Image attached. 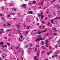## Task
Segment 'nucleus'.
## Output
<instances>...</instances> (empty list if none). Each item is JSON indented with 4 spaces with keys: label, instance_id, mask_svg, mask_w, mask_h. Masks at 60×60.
<instances>
[{
    "label": "nucleus",
    "instance_id": "nucleus-44",
    "mask_svg": "<svg viewBox=\"0 0 60 60\" xmlns=\"http://www.w3.org/2000/svg\"><path fill=\"white\" fill-rule=\"evenodd\" d=\"M38 17H40L41 16V15L40 14H39L38 15Z\"/></svg>",
    "mask_w": 60,
    "mask_h": 60
},
{
    "label": "nucleus",
    "instance_id": "nucleus-6",
    "mask_svg": "<svg viewBox=\"0 0 60 60\" xmlns=\"http://www.w3.org/2000/svg\"><path fill=\"white\" fill-rule=\"evenodd\" d=\"M26 21H28V22H29L30 20L29 19V17H27L26 18Z\"/></svg>",
    "mask_w": 60,
    "mask_h": 60
},
{
    "label": "nucleus",
    "instance_id": "nucleus-21",
    "mask_svg": "<svg viewBox=\"0 0 60 60\" xmlns=\"http://www.w3.org/2000/svg\"><path fill=\"white\" fill-rule=\"evenodd\" d=\"M13 10H14V11H16V8H13Z\"/></svg>",
    "mask_w": 60,
    "mask_h": 60
},
{
    "label": "nucleus",
    "instance_id": "nucleus-53",
    "mask_svg": "<svg viewBox=\"0 0 60 60\" xmlns=\"http://www.w3.org/2000/svg\"><path fill=\"white\" fill-rule=\"evenodd\" d=\"M8 36H11V35L10 34H8Z\"/></svg>",
    "mask_w": 60,
    "mask_h": 60
},
{
    "label": "nucleus",
    "instance_id": "nucleus-48",
    "mask_svg": "<svg viewBox=\"0 0 60 60\" xmlns=\"http://www.w3.org/2000/svg\"><path fill=\"white\" fill-rule=\"evenodd\" d=\"M35 52H36V50H37V48H36L35 49Z\"/></svg>",
    "mask_w": 60,
    "mask_h": 60
},
{
    "label": "nucleus",
    "instance_id": "nucleus-19",
    "mask_svg": "<svg viewBox=\"0 0 60 60\" xmlns=\"http://www.w3.org/2000/svg\"><path fill=\"white\" fill-rule=\"evenodd\" d=\"M48 16L49 18H51V15H49Z\"/></svg>",
    "mask_w": 60,
    "mask_h": 60
},
{
    "label": "nucleus",
    "instance_id": "nucleus-39",
    "mask_svg": "<svg viewBox=\"0 0 60 60\" xmlns=\"http://www.w3.org/2000/svg\"><path fill=\"white\" fill-rule=\"evenodd\" d=\"M21 49L18 51V52H19L20 51H21Z\"/></svg>",
    "mask_w": 60,
    "mask_h": 60
},
{
    "label": "nucleus",
    "instance_id": "nucleus-60",
    "mask_svg": "<svg viewBox=\"0 0 60 60\" xmlns=\"http://www.w3.org/2000/svg\"><path fill=\"white\" fill-rule=\"evenodd\" d=\"M10 16V15H8V17H9Z\"/></svg>",
    "mask_w": 60,
    "mask_h": 60
},
{
    "label": "nucleus",
    "instance_id": "nucleus-11",
    "mask_svg": "<svg viewBox=\"0 0 60 60\" xmlns=\"http://www.w3.org/2000/svg\"><path fill=\"white\" fill-rule=\"evenodd\" d=\"M11 15H13V16H14L15 15V14L14 13H11Z\"/></svg>",
    "mask_w": 60,
    "mask_h": 60
},
{
    "label": "nucleus",
    "instance_id": "nucleus-56",
    "mask_svg": "<svg viewBox=\"0 0 60 60\" xmlns=\"http://www.w3.org/2000/svg\"><path fill=\"white\" fill-rule=\"evenodd\" d=\"M44 28V26H42V29H43V28Z\"/></svg>",
    "mask_w": 60,
    "mask_h": 60
},
{
    "label": "nucleus",
    "instance_id": "nucleus-16",
    "mask_svg": "<svg viewBox=\"0 0 60 60\" xmlns=\"http://www.w3.org/2000/svg\"><path fill=\"white\" fill-rule=\"evenodd\" d=\"M41 43L42 44V45H44V43L43 41H42L41 42Z\"/></svg>",
    "mask_w": 60,
    "mask_h": 60
},
{
    "label": "nucleus",
    "instance_id": "nucleus-20",
    "mask_svg": "<svg viewBox=\"0 0 60 60\" xmlns=\"http://www.w3.org/2000/svg\"><path fill=\"white\" fill-rule=\"evenodd\" d=\"M29 45L30 47H32V44L30 43L29 44Z\"/></svg>",
    "mask_w": 60,
    "mask_h": 60
},
{
    "label": "nucleus",
    "instance_id": "nucleus-43",
    "mask_svg": "<svg viewBox=\"0 0 60 60\" xmlns=\"http://www.w3.org/2000/svg\"><path fill=\"white\" fill-rule=\"evenodd\" d=\"M37 55L38 56H40V55H39V54L38 53H37Z\"/></svg>",
    "mask_w": 60,
    "mask_h": 60
},
{
    "label": "nucleus",
    "instance_id": "nucleus-18",
    "mask_svg": "<svg viewBox=\"0 0 60 60\" xmlns=\"http://www.w3.org/2000/svg\"><path fill=\"white\" fill-rule=\"evenodd\" d=\"M52 58H55V55H54L53 56H52Z\"/></svg>",
    "mask_w": 60,
    "mask_h": 60
},
{
    "label": "nucleus",
    "instance_id": "nucleus-64",
    "mask_svg": "<svg viewBox=\"0 0 60 60\" xmlns=\"http://www.w3.org/2000/svg\"><path fill=\"white\" fill-rule=\"evenodd\" d=\"M6 10H8V9H8V8H6Z\"/></svg>",
    "mask_w": 60,
    "mask_h": 60
},
{
    "label": "nucleus",
    "instance_id": "nucleus-8",
    "mask_svg": "<svg viewBox=\"0 0 60 60\" xmlns=\"http://www.w3.org/2000/svg\"><path fill=\"white\" fill-rule=\"evenodd\" d=\"M46 43H48V42H49V41L47 40H46Z\"/></svg>",
    "mask_w": 60,
    "mask_h": 60
},
{
    "label": "nucleus",
    "instance_id": "nucleus-63",
    "mask_svg": "<svg viewBox=\"0 0 60 60\" xmlns=\"http://www.w3.org/2000/svg\"><path fill=\"white\" fill-rule=\"evenodd\" d=\"M2 19L3 20H4V18H2Z\"/></svg>",
    "mask_w": 60,
    "mask_h": 60
},
{
    "label": "nucleus",
    "instance_id": "nucleus-50",
    "mask_svg": "<svg viewBox=\"0 0 60 60\" xmlns=\"http://www.w3.org/2000/svg\"><path fill=\"white\" fill-rule=\"evenodd\" d=\"M55 48H57V46H55Z\"/></svg>",
    "mask_w": 60,
    "mask_h": 60
},
{
    "label": "nucleus",
    "instance_id": "nucleus-14",
    "mask_svg": "<svg viewBox=\"0 0 60 60\" xmlns=\"http://www.w3.org/2000/svg\"><path fill=\"white\" fill-rule=\"evenodd\" d=\"M7 25L6 24H4L3 25V26H6Z\"/></svg>",
    "mask_w": 60,
    "mask_h": 60
},
{
    "label": "nucleus",
    "instance_id": "nucleus-49",
    "mask_svg": "<svg viewBox=\"0 0 60 60\" xmlns=\"http://www.w3.org/2000/svg\"><path fill=\"white\" fill-rule=\"evenodd\" d=\"M43 2H44V1H42V2L41 3V4H43Z\"/></svg>",
    "mask_w": 60,
    "mask_h": 60
},
{
    "label": "nucleus",
    "instance_id": "nucleus-23",
    "mask_svg": "<svg viewBox=\"0 0 60 60\" xmlns=\"http://www.w3.org/2000/svg\"><path fill=\"white\" fill-rule=\"evenodd\" d=\"M41 22H42V23H43V24H44V23H45V22H44V21H42L41 20Z\"/></svg>",
    "mask_w": 60,
    "mask_h": 60
},
{
    "label": "nucleus",
    "instance_id": "nucleus-32",
    "mask_svg": "<svg viewBox=\"0 0 60 60\" xmlns=\"http://www.w3.org/2000/svg\"><path fill=\"white\" fill-rule=\"evenodd\" d=\"M47 54L48 55H50V53L49 52H48L47 53Z\"/></svg>",
    "mask_w": 60,
    "mask_h": 60
},
{
    "label": "nucleus",
    "instance_id": "nucleus-47",
    "mask_svg": "<svg viewBox=\"0 0 60 60\" xmlns=\"http://www.w3.org/2000/svg\"><path fill=\"white\" fill-rule=\"evenodd\" d=\"M58 43H59V44H60V40H59V41Z\"/></svg>",
    "mask_w": 60,
    "mask_h": 60
},
{
    "label": "nucleus",
    "instance_id": "nucleus-30",
    "mask_svg": "<svg viewBox=\"0 0 60 60\" xmlns=\"http://www.w3.org/2000/svg\"><path fill=\"white\" fill-rule=\"evenodd\" d=\"M45 44H46V47H48V44L47 43H45Z\"/></svg>",
    "mask_w": 60,
    "mask_h": 60
},
{
    "label": "nucleus",
    "instance_id": "nucleus-35",
    "mask_svg": "<svg viewBox=\"0 0 60 60\" xmlns=\"http://www.w3.org/2000/svg\"><path fill=\"white\" fill-rule=\"evenodd\" d=\"M46 31V30H44L42 31V33H43V32H45Z\"/></svg>",
    "mask_w": 60,
    "mask_h": 60
},
{
    "label": "nucleus",
    "instance_id": "nucleus-34",
    "mask_svg": "<svg viewBox=\"0 0 60 60\" xmlns=\"http://www.w3.org/2000/svg\"><path fill=\"white\" fill-rule=\"evenodd\" d=\"M56 1V0H53V1L52 2V3H53L54 2H55Z\"/></svg>",
    "mask_w": 60,
    "mask_h": 60
},
{
    "label": "nucleus",
    "instance_id": "nucleus-12",
    "mask_svg": "<svg viewBox=\"0 0 60 60\" xmlns=\"http://www.w3.org/2000/svg\"><path fill=\"white\" fill-rule=\"evenodd\" d=\"M29 13H30V14H33V13H32V12H31V11H29Z\"/></svg>",
    "mask_w": 60,
    "mask_h": 60
},
{
    "label": "nucleus",
    "instance_id": "nucleus-55",
    "mask_svg": "<svg viewBox=\"0 0 60 60\" xmlns=\"http://www.w3.org/2000/svg\"><path fill=\"white\" fill-rule=\"evenodd\" d=\"M23 51H24L23 50H22L21 51V52H22V53H23Z\"/></svg>",
    "mask_w": 60,
    "mask_h": 60
},
{
    "label": "nucleus",
    "instance_id": "nucleus-51",
    "mask_svg": "<svg viewBox=\"0 0 60 60\" xmlns=\"http://www.w3.org/2000/svg\"><path fill=\"white\" fill-rule=\"evenodd\" d=\"M36 19H37V21H38V17H36Z\"/></svg>",
    "mask_w": 60,
    "mask_h": 60
},
{
    "label": "nucleus",
    "instance_id": "nucleus-5",
    "mask_svg": "<svg viewBox=\"0 0 60 60\" xmlns=\"http://www.w3.org/2000/svg\"><path fill=\"white\" fill-rule=\"evenodd\" d=\"M52 30L54 31H56V28H52Z\"/></svg>",
    "mask_w": 60,
    "mask_h": 60
},
{
    "label": "nucleus",
    "instance_id": "nucleus-25",
    "mask_svg": "<svg viewBox=\"0 0 60 60\" xmlns=\"http://www.w3.org/2000/svg\"><path fill=\"white\" fill-rule=\"evenodd\" d=\"M47 2L48 3H50V1L49 0H47Z\"/></svg>",
    "mask_w": 60,
    "mask_h": 60
},
{
    "label": "nucleus",
    "instance_id": "nucleus-41",
    "mask_svg": "<svg viewBox=\"0 0 60 60\" xmlns=\"http://www.w3.org/2000/svg\"><path fill=\"white\" fill-rule=\"evenodd\" d=\"M26 34H27V33H28V32L27 31H26Z\"/></svg>",
    "mask_w": 60,
    "mask_h": 60
},
{
    "label": "nucleus",
    "instance_id": "nucleus-37",
    "mask_svg": "<svg viewBox=\"0 0 60 60\" xmlns=\"http://www.w3.org/2000/svg\"><path fill=\"white\" fill-rule=\"evenodd\" d=\"M36 58H37V56H35L34 58V59H35Z\"/></svg>",
    "mask_w": 60,
    "mask_h": 60
},
{
    "label": "nucleus",
    "instance_id": "nucleus-57",
    "mask_svg": "<svg viewBox=\"0 0 60 60\" xmlns=\"http://www.w3.org/2000/svg\"><path fill=\"white\" fill-rule=\"evenodd\" d=\"M43 14V12H41V15H42Z\"/></svg>",
    "mask_w": 60,
    "mask_h": 60
},
{
    "label": "nucleus",
    "instance_id": "nucleus-27",
    "mask_svg": "<svg viewBox=\"0 0 60 60\" xmlns=\"http://www.w3.org/2000/svg\"><path fill=\"white\" fill-rule=\"evenodd\" d=\"M53 34L54 35H56L57 34L56 33H53Z\"/></svg>",
    "mask_w": 60,
    "mask_h": 60
},
{
    "label": "nucleus",
    "instance_id": "nucleus-22",
    "mask_svg": "<svg viewBox=\"0 0 60 60\" xmlns=\"http://www.w3.org/2000/svg\"><path fill=\"white\" fill-rule=\"evenodd\" d=\"M43 18H44V16H43V15H42L41 16V19H43Z\"/></svg>",
    "mask_w": 60,
    "mask_h": 60
},
{
    "label": "nucleus",
    "instance_id": "nucleus-38",
    "mask_svg": "<svg viewBox=\"0 0 60 60\" xmlns=\"http://www.w3.org/2000/svg\"><path fill=\"white\" fill-rule=\"evenodd\" d=\"M36 3V2H35V1H34L33 2V4H35V3Z\"/></svg>",
    "mask_w": 60,
    "mask_h": 60
},
{
    "label": "nucleus",
    "instance_id": "nucleus-24",
    "mask_svg": "<svg viewBox=\"0 0 60 60\" xmlns=\"http://www.w3.org/2000/svg\"><path fill=\"white\" fill-rule=\"evenodd\" d=\"M7 44L8 45V46H10V44L9 43H7Z\"/></svg>",
    "mask_w": 60,
    "mask_h": 60
},
{
    "label": "nucleus",
    "instance_id": "nucleus-7",
    "mask_svg": "<svg viewBox=\"0 0 60 60\" xmlns=\"http://www.w3.org/2000/svg\"><path fill=\"white\" fill-rule=\"evenodd\" d=\"M1 47L2 48H4V47L6 48V47H7V45H6L5 46H4V45H2Z\"/></svg>",
    "mask_w": 60,
    "mask_h": 60
},
{
    "label": "nucleus",
    "instance_id": "nucleus-54",
    "mask_svg": "<svg viewBox=\"0 0 60 60\" xmlns=\"http://www.w3.org/2000/svg\"><path fill=\"white\" fill-rule=\"evenodd\" d=\"M36 47H39V46H38L37 45H36Z\"/></svg>",
    "mask_w": 60,
    "mask_h": 60
},
{
    "label": "nucleus",
    "instance_id": "nucleus-42",
    "mask_svg": "<svg viewBox=\"0 0 60 60\" xmlns=\"http://www.w3.org/2000/svg\"><path fill=\"white\" fill-rule=\"evenodd\" d=\"M20 37L21 38H23V36L22 35H21V36Z\"/></svg>",
    "mask_w": 60,
    "mask_h": 60
},
{
    "label": "nucleus",
    "instance_id": "nucleus-33",
    "mask_svg": "<svg viewBox=\"0 0 60 60\" xmlns=\"http://www.w3.org/2000/svg\"><path fill=\"white\" fill-rule=\"evenodd\" d=\"M51 22H52V23H53L54 22H53V19H52L51 20Z\"/></svg>",
    "mask_w": 60,
    "mask_h": 60
},
{
    "label": "nucleus",
    "instance_id": "nucleus-9",
    "mask_svg": "<svg viewBox=\"0 0 60 60\" xmlns=\"http://www.w3.org/2000/svg\"><path fill=\"white\" fill-rule=\"evenodd\" d=\"M22 6L23 7H26V4H23Z\"/></svg>",
    "mask_w": 60,
    "mask_h": 60
},
{
    "label": "nucleus",
    "instance_id": "nucleus-61",
    "mask_svg": "<svg viewBox=\"0 0 60 60\" xmlns=\"http://www.w3.org/2000/svg\"><path fill=\"white\" fill-rule=\"evenodd\" d=\"M2 53V51H0V53Z\"/></svg>",
    "mask_w": 60,
    "mask_h": 60
},
{
    "label": "nucleus",
    "instance_id": "nucleus-1",
    "mask_svg": "<svg viewBox=\"0 0 60 60\" xmlns=\"http://www.w3.org/2000/svg\"><path fill=\"white\" fill-rule=\"evenodd\" d=\"M39 38H38L35 41H39L40 40H42L43 41V40L41 38V37H39Z\"/></svg>",
    "mask_w": 60,
    "mask_h": 60
},
{
    "label": "nucleus",
    "instance_id": "nucleus-15",
    "mask_svg": "<svg viewBox=\"0 0 60 60\" xmlns=\"http://www.w3.org/2000/svg\"><path fill=\"white\" fill-rule=\"evenodd\" d=\"M42 55H43L44 54V51H43L42 52Z\"/></svg>",
    "mask_w": 60,
    "mask_h": 60
},
{
    "label": "nucleus",
    "instance_id": "nucleus-31",
    "mask_svg": "<svg viewBox=\"0 0 60 60\" xmlns=\"http://www.w3.org/2000/svg\"><path fill=\"white\" fill-rule=\"evenodd\" d=\"M41 33V32H38V34H40Z\"/></svg>",
    "mask_w": 60,
    "mask_h": 60
},
{
    "label": "nucleus",
    "instance_id": "nucleus-36",
    "mask_svg": "<svg viewBox=\"0 0 60 60\" xmlns=\"http://www.w3.org/2000/svg\"><path fill=\"white\" fill-rule=\"evenodd\" d=\"M58 56V55H57L56 54L55 55V57H56L57 56Z\"/></svg>",
    "mask_w": 60,
    "mask_h": 60
},
{
    "label": "nucleus",
    "instance_id": "nucleus-10",
    "mask_svg": "<svg viewBox=\"0 0 60 60\" xmlns=\"http://www.w3.org/2000/svg\"><path fill=\"white\" fill-rule=\"evenodd\" d=\"M4 44V42H0V45H3Z\"/></svg>",
    "mask_w": 60,
    "mask_h": 60
},
{
    "label": "nucleus",
    "instance_id": "nucleus-40",
    "mask_svg": "<svg viewBox=\"0 0 60 60\" xmlns=\"http://www.w3.org/2000/svg\"><path fill=\"white\" fill-rule=\"evenodd\" d=\"M29 27H30L29 26H28L26 28L27 29H29Z\"/></svg>",
    "mask_w": 60,
    "mask_h": 60
},
{
    "label": "nucleus",
    "instance_id": "nucleus-26",
    "mask_svg": "<svg viewBox=\"0 0 60 60\" xmlns=\"http://www.w3.org/2000/svg\"><path fill=\"white\" fill-rule=\"evenodd\" d=\"M1 9H2V10H4V7H2L1 8Z\"/></svg>",
    "mask_w": 60,
    "mask_h": 60
},
{
    "label": "nucleus",
    "instance_id": "nucleus-58",
    "mask_svg": "<svg viewBox=\"0 0 60 60\" xmlns=\"http://www.w3.org/2000/svg\"><path fill=\"white\" fill-rule=\"evenodd\" d=\"M49 35V33L47 34H46L47 36H48V35Z\"/></svg>",
    "mask_w": 60,
    "mask_h": 60
},
{
    "label": "nucleus",
    "instance_id": "nucleus-3",
    "mask_svg": "<svg viewBox=\"0 0 60 60\" xmlns=\"http://www.w3.org/2000/svg\"><path fill=\"white\" fill-rule=\"evenodd\" d=\"M2 58H4L5 56V54L4 53H2Z\"/></svg>",
    "mask_w": 60,
    "mask_h": 60
},
{
    "label": "nucleus",
    "instance_id": "nucleus-4",
    "mask_svg": "<svg viewBox=\"0 0 60 60\" xmlns=\"http://www.w3.org/2000/svg\"><path fill=\"white\" fill-rule=\"evenodd\" d=\"M56 7H58V10L60 9V5H57L56 6Z\"/></svg>",
    "mask_w": 60,
    "mask_h": 60
},
{
    "label": "nucleus",
    "instance_id": "nucleus-46",
    "mask_svg": "<svg viewBox=\"0 0 60 60\" xmlns=\"http://www.w3.org/2000/svg\"><path fill=\"white\" fill-rule=\"evenodd\" d=\"M60 15V13H59L58 14V16H59Z\"/></svg>",
    "mask_w": 60,
    "mask_h": 60
},
{
    "label": "nucleus",
    "instance_id": "nucleus-29",
    "mask_svg": "<svg viewBox=\"0 0 60 60\" xmlns=\"http://www.w3.org/2000/svg\"><path fill=\"white\" fill-rule=\"evenodd\" d=\"M28 45H25L26 48H27V47H28Z\"/></svg>",
    "mask_w": 60,
    "mask_h": 60
},
{
    "label": "nucleus",
    "instance_id": "nucleus-28",
    "mask_svg": "<svg viewBox=\"0 0 60 60\" xmlns=\"http://www.w3.org/2000/svg\"><path fill=\"white\" fill-rule=\"evenodd\" d=\"M52 31H51L50 32V35H52Z\"/></svg>",
    "mask_w": 60,
    "mask_h": 60
},
{
    "label": "nucleus",
    "instance_id": "nucleus-17",
    "mask_svg": "<svg viewBox=\"0 0 60 60\" xmlns=\"http://www.w3.org/2000/svg\"><path fill=\"white\" fill-rule=\"evenodd\" d=\"M53 13L54 16H56V13L54 12H53Z\"/></svg>",
    "mask_w": 60,
    "mask_h": 60
},
{
    "label": "nucleus",
    "instance_id": "nucleus-13",
    "mask_svg": "<svg viewBox=\"0 0 60 60\" xmlns=\"http://www.w3.org/2000/svg\"><path fill=\"white\" fill-rule=\"evenodd\" d=\"M23 25L24 26V28H25V27H26V24L25 23H24V24Z\"/></svg>",
    "mask_w": 60,
    "mask_h": 60
},
{
    "label": "nucleus",
    "instance_id": "nucleus-52",
    "mask_svg": "<svg viewBox=\"0 0 60 60\" xmlns=\"http://www.w3.org/2000/svg\"><path fill=\"white\" fill-rule=\"evenodd\" d=\"M55 19H58V17H56L55 18Z\"/></svg>",
    "mask_w": 60,
    "mask_h": 60
},
{
    "label": "nucleus",
    "instance_id": "nucleus-59",
    "mask_svg": "<svg viewBox=\"0 0 60 60\" xmlns=\"http://www.w3.org/2000/svg\"><path fill=\"white\" fill-rule=\"evenodd\" d=\"M49 48H50V49H51V47H50V46H49Z\"/></svg>",
    "mask_w": 60,
    "mask_h": 60
},
{
    "label": "nucleus",
    "instance_id": "nucleus-62",
    "mask_svg": "<svg viewBox=\"0 0 60 60\" xmlns=\"http://www.w3.org/2000/svg\"><path fill=\"white\" fill-rule=\"evenodd\" d=\"M49 24H50V22H49L48 23L47 25H49Z\"/></svg>",
    "mask_w": 60,
    "mask_h": 60
},
{
    "label": "nucleus",
    "instance_id": "nucleus-2",
    "mask_svg": "<svg viewBox=\"0 0 60 60\" xmlns=\"http://www.w3.org/2000/svg\"><path fill=\"white\" fill-rule=\"evenodd\" d=\"M20 23H18L16 25L17 27H18L17 28L18 29H20Z\"/></svg>",
    "mask_w": 60,
    "mask_h": 60
},
{
    "label": "nucleus",
    "instance_id": "nucleus-45",
    "mask_svg": "<svg viewBox=\"0 0 60 60\" xmlns=\"http://www.w3.org/2000/svg\"><path fill=\"white\" fill-rule=\"evenodd\" d=\"M47 18H45V20H47Z\"/></svg>",
    "mask_w": 60,
    "mask_h": 60
}]
</instances>
